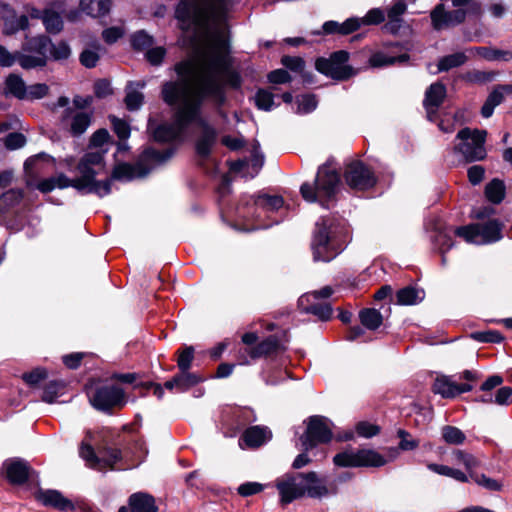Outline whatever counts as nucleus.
I'll use <instances>...</instances> for the list:
<instances>
[{"label":"nucleus","mask_w":512,"mask_h":512,"mask_svg":"<svg viewBox=\"0 0 512 512\" xmlns=\"http://www.w3.org/2000/svg\"><path fill=\"white\" fill-rule=\"evenodd\" d=\"M470 477L473 478V480L480 486H483L484 488L491 490V491H499L502 487V485L496 481L495 479L489 478L484 474H473L470 473Z\"/></svg>","instance_id":"60"},{"label":"nucleus","mask_w":512,"mask_h":512,"mask_svg":"<svg viewBox=\"0 0 512 512\" xmlns=\"http://www.w3.org/2000/svg\"><path fill=\"white\" fill-rule=\"evenodd\" d=\"M347 185L355 190H368L376 184L374 173L361 161L351 162L344 174Z\"/></svg>","instance_id":"17"},{"label":"nucleus","mask_w":512,"mask_h":512,"mask_svg":"<svg viewBox=\"0 0 512 512\" xmlns=\"http://www.w3.org/2000/svg\"><path fill=\"white\" fill-rule=\"evenodd\" d=\"M36 498L44 506L53 507L60 511L74 510V504L71 500L65 498L58 490H42L36 493Z\"/></svg>","instance_id":"24"},{"label":"nucleus","mask_w":512,"mask_h":512,"mask_svg":"<svg viewBox=\"0 0 512 512\" xmlns=\"http://www.w3.org/2000/svg\"><path fill=\"white\" fill-rule=\"evenodd\" d=\"M4 144L8 150L20 149L26 144V138L22 133L12 132L5 137Z\"/></svg>","instance_id":"58"},{"label":"nucleus","mask_w":512,"mask_h":512,"mask_svg":"<svg viewBox=\"0 0 512 512\" xmlns=\"http://www.w3.org/2000/svg\"><path fill=\"white\" fill-rule=\"evenodd\" d=\"M311 249L314 261L329 262L343 247L338 238V225L333 218L321 217L315 224Z\"/></svg>","instance_id":"5"},{"label":"nucleus","mask_w":512,"mask_h":512,"mask_svg":"<svg viewBox=\"0 0 512 512\" xmlns=\"http://www.w3.org/2000/svg\"><path fill=\"white\" fill-rule=\"evenodd\" d=\"M60 121L65 127L70 125V133L73 136H80L90 126L91 115L87 112L77 111L68 107L63 111Z\"/></svg>","instance_id":"21"},{"label":"nucleus","mask_w":512,"mask_h":512,"mask_svg":"<svg viewBox=\"0 0 512 512\" xmlns=\"http://www.w3.org/2000/svg\"><path fill=\"white\" fill-rule=\"evenodd\" d=\"M298 114H308L317 108L318 101L313 94H303L296 97Z\"/></svg>","instance_id":"45"},{"label":"nucleus","mask_w":512,"mask_h":512,"mask_svg":"<svg viewBox=\"0 0 512 512\" xmlns=\"http://www.w3.org/2000/svg\"><path fill=\"white\" fill-rule=\"evenodd\" d=\"M26 83L18 74H9L3 83L2 94L5 97H13L18 100L24 101L26 97Z\"/></svg>","instance_id":"29"},{"label":"nucleus","mask_w":512,"mask_h":512,"mask_svg":"<svg viewBox=\"0 0 512 512\" xmlns=\"http://www.w3.org/2000/svg\"><path fill=\"white\" fill-rule=\"evenodd\" d=\"M446 97V87L441 82L432 83L425 92V98L423 100V105L427 112V117L429 120L433 119V116L436 114L438 108L443 103Z\"/></svg>","instance_id":"23"},{"label":"nucleus","mask_w":512,"mask_h":512,"mask_svg":"<svg viewBox=\"0 0 512 512\" xmlns=\"http://www.w3.org/2000/svg\"><path fill=\"white\" fill-rule=\"evenodd\" d=\"M272 437L271 431L265 426H251L247 428L240 441H243L250 448H258L267 443Z\"/></svg>","instance_id":"27"},{"label":"nucleus","mask_w":512,"mask_h":512,"mask_svg":"<svg viewBox=\"0 0 512 512\" xmlns=\"http://www.w3.org/2000/svg\"><path fill=\"white\" fill-rule=\"evenodd\" d=\"M197 63L189 58L177 62L174 71L180 78L177 81H166L162 85L161 96L163 101L171 106H177L174 121L163 123L153 128L149 121L148 130L152 132L153 139L157 142H171L182 138L188 128L187 114L191 101L193 82L191 77L195 74Z\"/></svg>","instance_id":"3"},{"label":"nucleus","mask_w":512,"mask_h":512,"mask_svg":"<svg viewBox=\"0 0 512 512\" xmlns=\"http://www.w3.org/2000/svg\"><path fill=\"white\" fill-rule=\"evenodd\" d=\"M409 60L408 54H401L399 56H390L383 51L373 53L369 58V65L374 68H381L393 65L395 63H405Z\"/></svg>","instance_id":"35"},{"label":"nucleus","mask_w":512,"mask_h":512,"mask_svg":"<svg viewBox=\"0 0 512 512\" xmlns=\"http://www.w3.org/2000/svg\"><path fill=\"white\" fill-rule=\"evenodd\" d=\"M30 14L32 18L42 19L48 33L57 34L63 29V20L61 16L54 11H40L37 9H32Z\"/></svg>","instance_id":"30"},{"label":"nucleus","mask_w":512,"mask_h":512,"mask_svg":"<svg viewBox=\"0 0 512 512\" xmlns=\"http://www.w3.org/2000/svg\"><path fill=\"white\" fill-rule=\"evenodd\" d=\"M281 63L286 69L292 72H302L305 67L304 60L296 56H283Z\"/></svg>","instance_id":"64"},{"label":"nucleus","mask_w":512,"mask_h":512,"mask_svg":"<svg viewBox=\"0 0 512 512\" xmlns=\"http://www.w3.org/2000/svg\"><path fill=\"white\" fill-rule=\"evenodd\" d=\"M340 184V176L336 170L327 165L319 167L314 184L305 182L300 187L303 199L309 203L318 202L329 208L328 202L336 195Z\"/></svg>","instance_id":"6"},{"label":"nucleus","mask_w":512,"mask_h":512,"mask_svg":"<svg viewBox=\"0 0 512 512\" xmlns=\"http://www.w3.org/2000/svg\"><path fill=\"white\" fill-rule=\"evenodd\" d=\"M229 3L178 2L175 9V17L183 31L212 40L211 47L201 57L187 114L188 127L195 123L200 129L195 151L203 159L211 155L218 140V130L202 116L204 102L210 101L220 109L227 99L225 87L239 89L242 85L240 73L233 69L226 39Z\"/></svg>","instance_id":"1"},{"label":"nucleus","mask_w":512,"mask_h":512,"mask_svg":"<svg viewBox=\"0 0 512 512\" xmlns=\"http://www.w3.org/2000/svg\"><path fill=\"white\" fill-rule=\"evenodd\" d=\"M469 2H452L451 7H446L440 2L431 12L432 26L440 31L462 23L467 14L465 6Z\"/></svg>","instance_id":"13"},{"label":"nucleus","mask_w":512,"mask_h":512,"mask_svg":"<svg viewBox=\"0 0 512 512\" xmlns=\"http://www.w3.org/2000/svg\"><path fill=\"white\" fill-rule=\"evenodd\" d=\"M486 136L485 130L465 127L457 133L459 143L454 147V151L460 153L467 162L483 160L486 156Z\"/></svg>","instance_id":"9"},{"label":"nucleus","mask_w":512,"mask_h":512,"mask_svg":"<svg viewBox=\"0 0 512 512\" xmlns=\"http://www.w3.org/2000/svg\"><path fill=\"white\" fill-rule=\"evenodd\" d=\"M477 55L489 62H509L512 60V51L493 47L479 46L471 49Z\"/></svg>","instance_id":"31"},{"label":"nucleus","mask_w":512,"mask_h":512,"mask_svg":"<svg viewBox=\"0 0 512 512\" xmlns=\"http://www.w3.org/2000/svg\"><path fill=\"white\" fill-rule=\"evenodd\" d=\"M3 467L9 482L18 485L25 483L34 472L28 462L20 458L6 460Z\"/></svg>","instance_id":"22"},{"label":"nucleus","mask_w":512,"mask_h":512,"mask_svg":"<svg viewBox=\"0 0 512 512\" xmlns=\"http://www.w3.org/2000/svg\"><path fill=\"white\" fill-rule=\"evenodd\" d=\"M425 292L415 286H406L396 293V302L399 305H416L423 301Z\"/></svg>","instance_id":"33"},{"label":"nucleus","mask_w":512,"mask_h":512,"mask_svg":"<svg viewBox=\"0 0 512 512\" xmlns=\"http://www.w3.org/2000/svg\"><path fill=\"white\" fill-rule=\"evenodd\" d=\"M512 94V84L497 85L486 98L482 108L481 115L489 118L493 115L494 109L504 101L505 95Z\"/></svg>","instance_id":"26"},{"label":"nucleus","mask_w":512,"mask_h":512,"mask_svg":"<svg viewBox=\"0 0 512 512\" xmlns=\"http://www.w3.org/2000/svg\"><path fill=\"white\" fill-rule=\"evenodd\" d=\"M276 488L282 505L308 497L321 500L338 493L336 485L328 486L323 478L314 471L287 473L276 481Z\"/></svg>","instance_id":"4"},{"label":"nucleus","mask_w":512,"mask_h":512,"mask_svg":"<svg viewBox=\"0 0 512 512\" xmlns=\"http://www.w3.org/2000/svg\"><path fill=\"white\" fill-rule=\"evenodd\" d=\"M24 197V192L21 189H10L0 196V204L11 207L20 203Z\"/></svg>","instance_id":"56"},{"label":"nucleus","mask_w":512,"mask_h":512,"mask_svg":"<svg viewBox=\"0 0 512 512\" xmlns=\"http://www.w3.org/2000/svg\"><path fill=\"white\" fill-rule=\"evenodd\" d=\"M286 350L284 343L275 335L266 337L263 341L252 347H247L243 354L255 360L261 357L278 355ZM244 357V355H242Z\"/></svg>","instance_id":"20"},{"label":"nucleus","mask_w":512,"mask_h":512,"mask_svg":"<svg viewBox=\"0 0 512 512\" xmlns=\"http://www.w3.org/2000/svg\"><path fill=\"white\" fill-rule=\"evenodd\" d=\"M332 425L333 423L324 416H310L306 431L299 438L301 448L309 451L318 444L330 442L333 437Z\"/></svg>","instance_id":"12"},{"label":"nucleus","mask_w":512,"mask_h":512,"mask_svg":"<svg viewBox=\"0 0 512 512\" xmlns=\"http://www.w3.org/2000/svg\"><path fill=\"white\" fill-rule=\"evenodd\" d=\"M48 155L45 153H39L32 157H29L24 162V170L27 176L26 185L28 188H35L39 190L41 193H49L55 189L54 180L52 177L41 179L38 182L34 180V172L38 169V163L41 159L47 158Z\"/></svg>","instance_id":"19"},{"label":"nucleus","mask_w":512,"mask_h":512,"mask_svg":"<svg viewBox=\"0 0 512 512\" xmlns=\"http://www.w3.org/2000/svg\"><path fill=\"white\" fill-rule=\"evenodd\" d=\"M349 53L345 50L333 52L329 58H318L315 62V68L318 72L336 80L349 79L353 74V69L347 62Z\"/></svg>","instance_id":"14"},{"label":"nucleus","mask_w":512,"mask_h":512,"mask_svg":"<svg viewBox=\"0 0 512 512\" xmlns=\"http://www.w3.org/2000/svg\"><path fill=\"white\" fill-rule=\"evenodd\" d=\"M274 94L266 89H259L255 94V104L258 109L270 111L275 106Z\"/></svg>","instance_id":"47"},{"label":"nucleus","mask_w":512,"mask_h":512,"mask_svg":"<svg viewBox=\"0 0 512 512\" xmlns=\"http://www.w3.org/2000/svg\"><path fill=\"white\" fill-rule=\"evenodd\" d=\"M303 311L316 316L321 321H328L333 314L332 306L326 302H316L303 306Z\"/></svg>","instance_id":"42"},{"label":"nucleus","mask_w":512,"mask_h":512,"mask_svg":"<svg viewBox=\"0 0 512 512\" xmlns=\"http://www.w3.org/2000/svg\"><path fill=\"white\" fill-rule=\"evenodd\" d=\"M29 27V20L26 15L17 17L13 15L11 17L4 18L3 33L5 35H13L20 30H26Z\"/></svg>","instance_id":"40"},{"label":"nucleus","mask_w":512,"mask_h":512,"mask_svg":"<svg viewBox=\"0 0 512 512\" xmlns=\"http://www.w3.org/2000/svg\"><path fill=\"white\" fill-rule=\"evenodd\" d=\"M194 359V348L192 346H186L182 351L179 352L177 365L181 372H188Z\"/></svg>","instance_id":"55"},{"label":"nucleus","mask_w":512,"mask_h":512,"mask_svg":"<svg viewBox=\"0 0 512 512\" xmlns=\"http://www.w3.org/2000/svg\"><path fill=\"white\" fill-rule=\"evenodd\" d=\"M64 387V384L60 381H50L44 387L42 394V401L52 404L56 401L59 396V391Z\"/></svg>","instance_id":"50"},{"label":"nucleus","mask_w":512,"mask_h":512,"mask_svg":"<svg viewBox=\"0 0 512 512\" xmlns=\"http://www.w3.org/2000/svg\"><path fill=\"white\" fill-rule=\"evenodd\" d=\"M385 20V12L381 8L369 10L363 17H350L344 22L326 21L322 29L325 34L348 35L357 31L362 26L378 25Z\"/></svg>","instance_id":"11"},{"label":"nucleus","mask_w":512,"mask_h":512,"mask_svg":"<svg viewBox=\"0 0 512 512\" xmlns=\"http://www.w3.org/2000/svg\"><path fill=\"white\" fill-rule=\"evenodd\" d=\"M505 184L502 180L494 178L485 187V196L493 204H500L505 197Z\"/></svg>","instance_id":"36"},{"label":"nucleus","mask_w":512,"mask_h":512,"mask_svg":"<svg viewBox=\"0 0 512 512\" xmlns=\"http://www.w3.org/2000/svg\"><path fill=\"white\" fill-rule=\"evenodd\" d=\"M49 53L51 58L56 61L66 60L71 55L70 46L65 41H60L57 44L50 46Z\"/></svg>","instance_id":"54"},{"label":"nucleus","mask_w":512,"mask_h":512,"mask_svg":"<svg viewBox=\"0 0 512 512\" xmlns=\"http://www.w3.org/2000/svg\"><path fill=\"white\" fill-rule=\"evenodd\" d=\"M234 417L238 429H241L257 420L254 410L248 407L237 409L234 412Z\"/></svg>","instance_id":"49"},{"label":"nucleus","mask_w":512,"mask_h":512,"mask_svg":"<svg viewBox=\"0 0 512 512\" xmlns=\"http://www.w3.org/2000/svg\"><path fill=\"white\" fill-rule=\"evenodd\" d=\"M356 432L361 437L372 438V437L376 436L377 434H379L380 428H379V426H377L375 424H372V423H369L366 421H362L356 425Z\"/></svg>","instance_id":"62"},{"label":"nucleus","mask_w":512,"mask_h":512,"mask_svg":"<svg viewBox=\"0 0 512 512\" xmlns=\"http://www.w3.org/2000/svg\"><path fill=\"white\" fill-rule=\"evenodd\" d=\"M109 120L119 140L127 141L131 134L129 124L116 116H109Z\"/></svg>","instance_id":"52"},{"label":"nucleus","mask_w":512,"mask_h":512,"mask_svg":"<svg viewBox=\"0 0 512 512\" xmlns=\"http://www.w3.org/2000/svg\"><path fill=\"white\" fill-rule=\"evenodd\" d=\"M124 390L116 385H103L90 396L92 406L102 412H110L112 408H121L126 404Z\"/></svg>","instance_id":"15"},{"label":"nucleus","mask_w":512,"mask_h":512,"mask_svg":"<svg viewBox=\"0 0 512 512\" xmlns=\"http://www.w3.org/2000/svg\"><path fill=\"white\" fill-rule=\"evenodd\" d=\"M176 383H177V392L182 393L187 391L190 387L195 386L199 382L202 381L200 377H198L194 373L190 372H181L175 375Z\"/></svg>","instance_id":"44"},{"label":"nucleus","mask_w":512,"mask_h":512,"mask_svg":"<svg viewBox=\"0 0 512 512\" xmlns=\"http://www.w3.org/2000/svg\"><path fill=\"white\" fill-rule=\"evenodd\" d=\"M99 53L93 49H85L80 54V63L86 68H94L99 61Z\"/></svg>","instance_id":"63"},{"label":"nucleus","mask_w":512,"mask_h":512,"mask_svg":"<svg viewBox=\"0 0 512 512\" xmlns=\"http://www.w3.org/2000/svg\"><path fill=\"white\" fill-rule=\"evenodd\" d=\"M175 153L174 148L158 151L152 147L146 148L135 164L118 163L114 166L111 178L96 180L97 176L107 173L103 153L86 152L77 165L78 176L70 179L64 173L52 176L55 189L72 187L80 194H95L102 198L111 193L113 180L129 182L146 177L156 167L167 162Z\"/></svg>","instance_id":"2"},{"label":"nucleus","mask_w":512,"mask_h":512,"mask_svg":"<svg viewBox=\"0 0 512 512\" xmlns=\"http://www.w3.org/2000/svg\"><path fill=\"white\" fill-rule=\"evenodd\" d=\"M50 46H52L51 39L46 35H39L27 39L24 50L47 59Z\"/></svg>","instance_id":"34"},{"label":"nucleus","mask_w":512,"mask_h":512,"mask_svg":"<svg viewBox=\"0 0 512 512\" xmlns=\"http://www.w3.org/2000/svg\"><path fill=\"white\" fill-rule=\"evenodd\" d=\"M110 135L106 129H99L93 133L90 139V150L88 152H99L103 153V157L105 156L108 148L105 147L109 144ZM105 163V161L103 160Z\"/></svg>","instance_id":"41"},{"label":"nucleus","mask_w":512,"mask_h":512,"mask_svg":"<svg viewBox=\"0 0 512 512\" xmlns=\"http://www.w3.org/2000/svg\"><path fill=\"white\" fill-rule=\"evenodd\" d=\"M247 204L249 205V210L245 216L252 217L259 222L258 225L248 231L267 229L282 221V219L273 218V214L283 207L284 200L281 196L267 194L253 195L250 196Z\"/></svg>","instance_id":"7"},{"label":"nucleus","mask_w":512,"mask_h":512,"mask_svg":"<svg viewBox=\"0 0 512 512\" xmlns=\"http://www.w3.org/2000/svg\"><path fill=\"white\" fill-rule=\"evenodd\" d=\"M129 506L132 512H157L155 499L147 493H134L129 497Z\"/></svg>","instance_id":"32"},{"label":"nucleus","mask_w":512,"mask_h":512,"mask_svg":"<svg viewBox=\"0 0 512 512\" xmlns=\"http://www.w3.org/2000/svg\"><path fill=\"white\" fill-rule=\"evenodd\" d=\"M154 39L145 30H139L131 35V45L135 50H144L150 48Z\"/></svg>","instance_id":"48"},{"label":"nucleus","mask_w":512,"mask_h":512,"mask_svg":"<svg viewBox=\"0 0 512 512\" xmlns=\"http://www.w3.org/2000/svg\"><path fill=\"white\" fill-rule=\"evenodd\" d=\"M333 463L341 468H379L385 466L388 460L374 449L349 446L333 457Z\"/></svg>","instance_id":"8"},{"label":"nucleus","mask_w":512,"mask_h":512,"mask_svg":"<svg viewBox=\"0 0 512 512\" xmlns=\"http://www.w3.org/2000/svg\"><path fill=\"white\" fill-rule=\"evenodd\" d=\"M472 337L482 343H501L504 340L502 334L498 331H485V332H475L472 334Z\"/></svg>","instance_id":"57"},{"label":"nucleus","mask_w":512,"mask_h":512,"mask_svg":"<svg viewBox=\"0 0 512 512\" xmlns=\"http://www.w3.org/2000/svg\"><path fill=\"white\" fill-rule=\"evenodd\" d=\"M433 391L436 394H440L444 398H453L459 395L457 384L445 376L435 380L433 384Z\"/></svg>","instance_id":"38"},{"label":"nucleus","mask_w":512,"mask_h":512,"mask_svg":"<svg viewBox=\"0 0 512 512\" xmlns=\"http://www.w3.org/2000/svg\"><path fill=\"white\" fill-rule=\"evenodd\" d=\"M16 61L23 69H33V68H37V67H43L47 63L46 58H44V57L38 56L36 54L29 55V54H22V53H17Z\"/></svg>","instance_id":"46"},{"label":"nucleus","mask_w":512,"mask_h":512,"mask_svg":"<svg viewBox=\"0 0 512 512\" xmlns=\"http://www.w3.org/2000/svg\"><path fill=\"white\" fill-rule=\"evenodd\" d=\"M468 57L464 52H456L443 56L438 61V71L446 72L452 68H457L466 63Z\"/></svg>","instance_id":"39"},{"label":"nucleus","mask_w":512,"mask_h":512,"mask_svg":"<svg viewBox=\"0 0 512 512\" xmlns=\"http://www.w3.org/2000/svg\"><path fill=\"white\" fill-rule=\"evenodd\" d=\"M264 165V154L260 151L259 144H255L250 158L239 159L230 164L233 172L240 173L245 179H253L258 175Z\"/></svg>","instance_id":"18"},{"label":"nucleus","mask_w":512,"mask_h":512,"mask_svg":"<svg viewBox=\"0 0 512 512\" xmlns=\"http://www.w3.org/2000/svg\"><path fill=\"white\" fill-rule=\"evenodd\" d=\"M453 235L458 236L456 234V229L452 230V228L445 227L442 224L435 225L434 234L431 236V238L442 255H444L453 247ZM445 261V256H442V263L444 264Z\"/></svg>","instance_id":"28"},{"label":"nucleus","mask_w":512,"mask_h":512,"mask_svg":"<svg viewBox=\"0 0 512 512\" xmlns=\"http://www.w3.org/2000/svg\"><path fill=\"white\" fill-rule=\"evenodd\" d=\"M80 10L71 11L68 15V19L76 21L79 19L82 13L94 17L103 18L107 16L111 10L112 2H79Z\"/></svg>","instance_id":"25"},{"label":"nucleus","mask_w":512,"mask_h":512,"mask_svg":"<svg viewBox=\"0 0 512 512\" xmlns=\"http://www.w3.org/2000/svg\"><path fill=\"white\" fill-rule=\"evenodd\" d=\"M456 234L467 243L483 245L499 241L502 238V223L489 220L483 224H471L456 228Z\"/></svg>","instance_id":"10"},{"label":"nucleus","mask_w":512,"mask_h":512,"mask_svg":"<svg viewBox=\"0 0 512 512\" xmlns=\"http://www.w3.org/2000/svg\"><path fill=\"white\" fill-rule=\"evenodd\" d=\"M47 376V370L45 368L38 367L31 372L24 373L22 378L28 385L34 386L37 385L40 381L46 379Z\"/></svg>","instance_id":"61"},{"label":"nucleus","mask_w":512,"mask_h":512,"mask_svg":"<svg viewBox=\"0 0 512 512\" xmlns=\"http://www.w3.org/2000/svg\"><path fill=\"white\" fill-rule=\"evenodd\" d=\"M49 92V86L45 83H36L26 86L24 101H33L44 98Z\"/></svg>","instance_id":"51"},{"label":"nucleus","mask_w":512,"mask_h":512,"mask_svg":"<svg viewBox=\"0 0 512 512\" xmlns=\"http://www.w3.org/2000/svg\"><path fill=\"white\" fill-rule=\"evenodd\" d=\"M79 455L90 468L97 470L112 468L122 458L121 450L117 448H107L98 456L93 447L84 442L80 446Z\"/></svg>","instance_id":"16"},{"label":"nucleus","mask_w":512,"mask_h":512,"mask_svg":"<svg viewBox=\"0 0 512 512\" xmlns=\"http://www.w3.org/2000/svg\"><path fill=\"white\" fill-rule=\"evenodd\" d=\"M359 319L361 324L369 330L378 329L383 321L381 313L374 308L362 309L359 312Z\"/></svg>","instance_id":"37"},{"label":"nucleus","mask_w":512,"mask_h":512,"mask_svg":"<svg viewBox=\"0 0 512 512\" xmlns=\"http://www.w3.org/2000/svg\"><path fill=\"white\" fill-rule=\"evenodd\" d=\"M144 96L142 93L130 90L125 96V104L129 111L138 110L143 104Z\"/></svg>","instance_id":"59"},{"label":"nucleus","mask_w":512,"mask_h":512,"mask_svg":"<svg viewBox=\"0 0 512 512\" xmlns=\"http://www.w3.org/2000/svg\"><path fill=\"white\" fill-rule=\"evenodd\" d=\"M442 439L449 445H461L466 440L465 433L456 426L445 425L441 428Z\"/></svg>","instance_id":"43"},{"label":"nucleus","mask_w":512,"mask_h":512,"mask_svg":"<svg viewBox=\"0 0 512 512\" xmlns=\"http://www.w3.org/2000/svg\"><path fill=\"white\" fill-rule=\"evenodd\" d=\"M455 461L464 465L467 471L471 472L472 469L478 466L477 459L470 453L463 450H454L452 453Z\"/></svg>","instance_id":"53"}]
</instances>
